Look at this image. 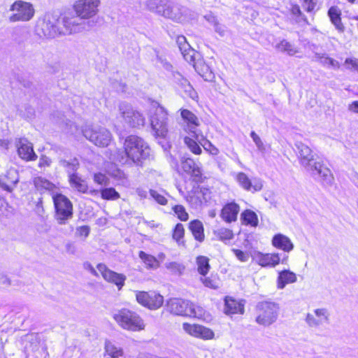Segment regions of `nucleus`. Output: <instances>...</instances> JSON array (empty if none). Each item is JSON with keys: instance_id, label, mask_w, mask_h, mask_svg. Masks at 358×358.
<instances>
[{"instance_id": "obj_1", "label": "nucleus", "mask_w": 358, "mask_h": 358, "mask_svg": "<svg viewBox=\"0 0 358 358\" xmlns=\"http://www.w3.org/2000/svg\"><path fill=\"white\" fill-rule=\"evenodd\" d=\"M295 147L301 164L323 187H331L334 182V178L331 170L320 162L317 161L312 150L308 145L302 142H296Z\"/></svg>"}, {"instance_id": "obj_2", "label": "nucleus", "mask_w": 358, "mask_h": 358, "mask_svg": "<svg viewBox=\"0 0 358 358\" xmlns=\"http://www.w3.org/2000/svg\"><path fill=\"white\" fill-rule=\"evenodd\" d=\"M124 151H117L113 159L122 164L131 160L137 166H141L143 161L150 159L151 148L143 138L136 135L127 136L124 143Z\"/></svg>"}, {"instance_id": "obj_3", "label": "nucleus", "mask_w": 358, "mask_h": 358, "mask_svg": "<svg viewBox=\"0 0 358 358\" xmlns=\"http://www.w3.org/2000/svg\"><path fill=\"white\" fill-rule=\"evenodd\" d=\"M61 25L62 22L57 14L47 13L38 20L35 31L41 38H55L65 34Z\"/></svg>"}, {"instance_id": "obj_4", "label": "nucleus", "mask_w": 358, "mask_h": 358, "mask_svg": "<svg viewBox=\"0 0 358 358\" xmlns=\"http://www.w3.org/2000/svg\"><path fill=\"white\" fill-rule=\"evenodd\" d=\"M113 318L121 328L127 331H138L145 328L141 317L129 308L115 310L113 312Z\"/></svg>"}, {"instance_id": "obj_5", "label": "nucleus", "mask_w": 358, "mask_h": 358, "mask_svg": "<svg viewBox=\"0 0 358 358\" xmlns=\"http://www.w3.org/2000/svg\"><path fill=\"white\" fill-rule=\"evenodd\" d=\"M166 306L169 312L176 315L201 318L204 314V310L201 307L180 298L170 299Z\"/></svg>"}, {"instance_id": "obj_6", "label": "nucleus", "mask_w": 358, "mask_h": 358, "mask_svg": "<svg viewBox=\"0 0 358 358\" xmlns=\"http://www.w3.org/2000/svg\"><path fill=\"white\" fill-rule=\"evenodd\" d=\"M145 6L150 11L155 12L173 21L180 22L182 20V15L178 8L173 6L167 0H147Z\"/></svg>"}, {"instance_id": "obj_7", "label": "nucleus", "mask_w": 358, "mask_h": 358, "mask_svg": "<svg viewBox=\"0 0 358 358\" xmlns=\"http://www.w3.org/2000/svg\"><path fill=\"white\" fill-rule=\"evenodd\" d=\"M62 24L65 34L78 33L88 30L95 26L96 21L94 20H84L78 14L69 13L66 14L62 20Z\"/></svg>"}, {"instance_id": "obj_8", "label": "nucleus", "mask_w": 358, "mask_h": 358, "mask_svg": "<svg viewBox=\"0 0 358 358\" xmlns=\"http://www.w3.org/2000/svg\"><path fill=\"white\" fill-rule=\"evenodd\" d=\"M55 218L59 224H65L73 217V203L67 196L57 193L52 196Z\"/></svg>"}, {"instance_id": "obj_9", "label": "nucleus", "mask_w": 358, "mask_h": 358, "mask_svg": "<svg viewBox=\"0 0 358 358\" xmlns=\"http://www.w3.org/2000/svg\"><path fill=\"white\" fill-rule=\"evenodd\" d=\"M279 309V305L275 302L268 301L259 302L256 306L257 323L264 326L272 324L278 318Z\"/></svg>"}, {"instance_id": "obj_10", "label": "nucleus", "mask_w": 358, "mask_h": 358, "mask_svg": "<svg viewBox=\"0 0 358 358\" xmlns=\"http://www.w3.org/2000/svg\"><path fill=\"white\" fill-rule=\"evenodd\" d=\"M53 150L57 155V162L59 167L62 168L68 175L77 173L80 168V162L77 157L73 156L71 152L62 146H55Z\"/></svg>"}, {"instance_id": "obj_11", "label": "nucleus", "mask_w": 358, "mask_h": 358, "mask_svg": "<svg viewBox=\"0 0 358 358\" xmlns=\"http://www.w3.org/2000/svg\"><path fill=\"white\" fill-rule=\"evenodd\" d=\"M10 11L13 12L8 17L10 22L29 21L35 13L33 5L22 0H17L12 3Z\"/></svg>"}, {"instance_id": "obj_12", "label": "nucleus", "mask_w": 358, "mask_h": 358, "mask_svg": "<svg viewBox=\"0 0 358 358\" xmlns=\"http://www.w3.org/2000/svg\"><path fill=\"white\" fill-rule=\"evenodd\" d=\"M150 124L157 137H164L168 132V113L164 107L158 105L150 112Z\"/></svg>"}, {"instance_id": "obj_13", "label": "nucleus", "mask_w": 358, "mask_h": 358, "mask_svg": "<svg viewBox=\"0 0 358 358\" xmlns=\"http://www.w3.org/2000/svg\"><path fill=\"white\" fill-rule=\"evenodd\" d=\"M100 0H78L73 5V10L83 19L94 20L97 22L96 15Z\"/></svg>"}, {"instance_id": "obj_14", "label": "nucleus", "mask_w": 358, "mask_h": 358, "mask_svg": "<svg viewBox=\"0 0 358 358\" xmlns=\"http://www.w3.org/2000/svg\"><path fill=\"white\" fill-rule=\"evenodd\" d=\"M119 110L124 122L132 128H139L145 124V119L141 113L135 110L126 102H122L119 105Z\"/></svg>"}, {"instance_id": "obj_15", "label": "nucleus", "mask_w": 358, "mask_h": 358, "mask_svg": "<svg viewBox=\"0 0 358 358\" xmlns=\"http://www.w3.org/2000/svg\"><path fill=\"white\" fill-rule=\"evenodd\" d=\"M82 131L87 139L99 147L108 146L112 138L110 132L104 127H85Z\"/></svg>"}, {"instance_id": "obj_16", "label": "nucleus", "mask_w": 358, "mask_h": 358, "mask_svg": "<svg viewBox=\"0 0 358 358\" xmlns=\"http://www.w3.org/2000/svg\"><path fill=\"white\" fill-rule=\"evenodd\" d=\"M136 299L138 303L151 310L158 309L164 303V297L154 291H138Z\"/></svg>"}, {"instance_id": "obj_17", "label": "nucleus", "mask_w": 358, "mask_h": 358, "mask_svg": "<svg viewBox=\"0 0 358 358\" xmlns=\"http://www.w3.org/2000/svg\"><path fill=\"white\" fill-rule=\"evenodd\" d=\"M180 112L181 117L185 123L184 128L185 131L193 138L201 134V131L198 128L200 123L196 115L187 109H180Z\"/></svg>"}, {"instance_id": "obj_18", "label": "nucleus", "mask_w": 358, "mask_h": 358, "mask_svg": "<svg viewBox=\"0 0 358 358\" xmlns=\"http://www.w3.org/2000/svg\"><path fill=\"white\" fill-rule=\"evenodd\" d=\"M96 268L106 281L115 285L119 290L122 289L127 280L125 275L109 269L106 264L102 263H99Z\"/></svg>"}, {"instance_id": "obj_19", "label": "nucleus", "mask_w": 358, "mask_h": 358, "mask_svg": "<svg viewBox=\"0 0 358 358\" xmlns=\"http://www.w3.org/2000/svg\"><path fill=\"white\" fill-rule=\"evenodd\" d=\"M181 166L182 170L190 175L192 180L196 183L203 182V174L201 169V164L196 163L194 159L189 157H182L181 159Z\"/></svg>"}, {"instance_id": "obj_20", "label": "nucleus", "mask_w": 358, "mask_h": 358, "mask_svg": "<svg viewBox=\"0 0 358 358\" xmlns=\"http://www.w3.org/2000/svg\"><path fill=\"white\" fill-rule=\"evenodd\" d=\"M183 329L191 336L202 339H211L214 336V332L209 328L199 324H191L183 323Z\"/></svg>"}, {"instance_id": "obj_21", "label": "nucleus", "mask_w": 358, "mask_h": 358, "mask_svg": "<svg viewBox=\"0 0 358 358\" xmlns=\"http://www.w3.org/2000/svg\"><path fill=\"white\" fill-rule=\"evenodd\" d=\"M17 153L20 158L26 161H34L37 155L34 151L33 145L27 138H22L16 142Z\"/></svg>"}, {"instance_id": "obj_22", "label": "nucleus", "mask_w": 358, "mask_h": 358, "mask_svg": "<svg viewBox=\"0 0 358 358\" xmlns=\"http://www.w3.org/2000/svg\"><path fill=\"white\" fill-rule=\"evenodd\" d=\"M239 206L234 201L226 203L220 213V216L224 221L228 223L235 222L239 212Z\"/></svg>"}, {"instance_id": "obj_23", "label": "nucleus", "mask_w": 358, "mask_h": 358, "mask_svg": "<svg viewBox=\"0 0 358 358\" xmlns=\"http://www.w3.org/2000/svg\"><path fill=\"white\" fill-rule=\"evenodd\" d=\"M341 15V9L336 6H331L327 11L331 23L340 34H343L345 31V27L342 22Z\"/></svg>"}, {"instance_id": "obj_24", "label": "nucleus", "mask_w": 358, "mask_h": 358, "mask_svg": "<svg viewBox=\"0 0 358 358\" xmlns=\"http://www.w3.org/2000/svg\"><path fill=\"white\" fill-rule=\"evenodd\" d=\"M256 261L262 267H275L280 263V256L279 253L263 254L258 252L256 255Z\"/></svg>"}, {"instance_id": "obj_25", "label": "nucleus", "mask_w": 358, "mask_h": 358, "mask_svg": "<svg viewBox=\"0 0 358 358\" xmlns=\"http://www.w3.org/2000/svg\"><path fill=\"white\" fill-rule=\"evenodd\" d=\"M236 180L239 185L248 191L259 192L263 187V185L260 180H257L252 184L250 179L243 172H240L237 174Z\"/></svg>"}, {"instance_id": "obj_26", "label": "nucleus", "mask_w": 358, "mask_h": 358, "mask_svg": "<svg viewBox=\"0 0 358 358\" xmlns=\"http://www.w3.org/2000/svg\"><path fill=\"white\" fill-rule=\"evenodd\" d=\"M194 68L199 75H200L204 80L212 82L215 78V74L210 67L201 59H198L196 62L194 64Z\"/></svg>"}, {"instance_id": "obj_27", "label": "nucleus", "mask_w": 358, "mask_h": 358, "mask_svg": "<svg viewBox=\"0 0 358 358\" xmlns=\"http://www.w3.org/2000/svg\"><path fill=\"white\" fill-rule=\"evenodd\" d=\"M273 245L284 252H289L294 248V245L291 240L282 234H275L272 238Z\"/></svg>"}, {"instance_id": "obj_28", "label": "nucleus", "mask_w": 358, "mask_h": 358, "mask_svg": "<svg viewBox=\"0 0 358 358\" xmlns=\"http://www.w3.org/2000/svg\"><path fill=\"white\" fill-rule=\"evenodd\" d=\"M296 275L289 269H284L278 272L277 278V287L278 289H284L286 285L296 282Z\"/></svg>"}, {"instance_id": "obj_29", "label": "nucleus", "mask_w": 358, "mask_h": 358, "mask_svg": "<svg viewBox=\"0 0 358 358\" xmlns=\"http://www.w3.org/2000/svg\"><path fill=\"white\" fill-rule=\"evenodd\" d=\"M189 229L192 232L194 238L197 241L201 243L205 239L204 228L203 223L199 220H192L189 223Z\"/></svg>"}, {"instance_id": "obj_30", "label": "nucleus", "mask_w": 358, "mask_h": 358, "mask_svg": "<svg viewBox=\"0 0 358 358\" xmlns=\"http://www.w3.org/2000/svg\"><path fill=\"white\" fill-rule=\"evenodd\" d=\"M69 182L72 188L76 189L80 193H87L88 191V185L84 179H83L78 173L70 176L69 177Z\"/></svg>"}, {"instance_id": "obj_31", "label": "nucleus", "mask_w": 358, "mask_h": 358, "mask_svg": "<svg viewBox=\"0 0 358 358\" xmlns=\"http://www.w3.org/2000/svg\"><path fill=\"white\" fill-rule=\"evenodd\" d=\"M244 313V306L240 302L232 299H225L224 303V313L227 315H232V314H243Z\"/></svg>"}, {"instance_id": "obj_32", "label": "nucleus", "mask_w": 358, "mask_h": 358, "mask_svg": "<svg viewBox=\"0 0 358 358\" xmlns=\"http://www.w3.org/2000/svg\"><path fill=\"white\" fill-rule=\"evenodd\" d=\"M34 185L41 194L45 192H52L56 187L55 184L41 176L34 178Z\"/></svg>"}, {"instance_id": "obj_33", "label": "nucleus", "mask_w": 358, "mask_h": 358, "mask_svg": "<svg viewBox=\"0 0 358 358\" xmlns=\"http://www.w3.org/2000/svg\"><path fill=\"white\" fill-rule=\"evenodd\" d=\"M241 220L243 224L251 227H257L259 222L257 214L249 209L245 210L241 213Z\"/></svg>"}, {"instance_id": "obj_34", "label": "nucleus", "mask_w": 358, "mask_h": 358, "mask_svg": "<svg viewBox=\"0 0 358 358\" xmlns=\"http://www.w3.org/2000/svg\"><path fill=\"white\" fill-rule=\"evenodd\" d=\"M108 173L116 180L117 185L124 187L129 185V181L126 177V175L120 169L115 166L112 167L110 170L108 171Z\"/></svg>"}, {"instance_id": "obj_35", "label": "nucleus", "mask_w": 358, "mask_h": 358, "mask_svg": "<svg viewBox=\"0 0 358 358\" xmlns=\"http://www.w3.org/2000/svg\"><path fill=\"white\" fill-rule=\"evenodd\" d=\"M194 138L199 142V143L203 146L204 150L209 152L212 155H217L219 153V150L208 141L202 133L199 134Z\"/></svg>"}, {"instance_id": "obj_36", "label": "nucleus", "mask_w": 358, "mask_h": 358, "mask_svg": "<svg viewBox=\"0 0 358 358\" xmlns=\"http://www.w3.org/2000/svg\"><path fill=\"white\" fill-rule=\"evenodd\" d=\"M178 80V85L184 90L185 94L192 99H194L196 96V92L191 85L190 83L180 74H178V78H176Z\"/></svg>"}, {"instance_id": "obj_37", "label": "nucleus", "mask_w": 358, "mask_h": 358, "mask_svg": "<svg viewBox=\"0 0 358 358\" xmlns=\"http://www.w3.org/2000/svg\"><path fill=\"white\" fill-rule=\"evenodd\" d=\"M289 11L292 15L294 17L295 22L297 24L304 23L309 24L306 16L301 12V8L298 4L291 3Z\"/></svg>"}, {"instance_id": "obj_38", "label": "nucleus", "mask_w": 358, "mask_h": 358, "mask_svg": "<svg viewBox=\"0 0 358 358\" xmlns=\"http://www.w3.org/2000/svg\"><path fill=\"white\" fill-rule=\"evenodd\" d=\"M138 257L148 268L155 269L159 266V261L155 257L147 254L143 251L139 252Z\"/></svg>"}, {"instance_id": "obj_39", "label": "nucleus", "mask_w": 358, "mask_h": 358, "mask_svg": "<svg viewBox=\"0 0 358 358\" xmlns=\"http://www.w3.org/2000/svg\"><path fill=\"white\" fill-rule=\"evenodd\" d=\"M315 57L317 61H319L323 66H331L335 69H338L340 67V64L338 61L333 58L328 57L326 54H320L316 52Z\"/></svg>"}, {"instance_id": "obj_40", "label": "nucleus", "mask_w": 358, "mask_h": 358, "mask_svg": "<svg viewBox=\"0 0 358 358\" xmlns=\"http://www.w3.org/2000/svg\"><path fill=\"white\" fill-rule=\"evenodd\" d=\"M196 263L199 273L203 276H206L210 268L209 259L206 256L200 255L196 257Z\"/></svg>"}, {"instance_id": "obj_41", "label": "nucleus", "mask_w": 358, "mask_h": 358, "mask_svg": "<svg viewBox=\"0 0 358 358\" xmlns=\"http://www.w3.org/2000/svg\"><path fill=\"white\" fill-rule=\"evenodd\" d=\"M105 352L113 358H117L119 356H122L123 354L121 348H117L113 343L108 341H106L105 343Z\"/></svg>"}, {"instance_id": "obj_42", "label": "nucleus", "mask_w": 358, "mask_h": 358, "mask_svg": "<svg viewBox=\"0 0 358 358\" xmlns=\"http://www.w3.org/2000/svg\"><path fill=\"white\" fill-rule=\"evenodd\" d=\"M101 197L105 200H116L120 197V194L113 187H105L100 190Z\"/></svg>"}, {"instance_id": "obj_43", "label": "nucleus", "mask_w": 358, "mask_h": 358, "mask_svg": "<svg viewBox=\"0 0 358 358\" xmlns=\"http://www.w3.org/2000/svg\"><path fill=\"white\" fill-rule=\"evenodd\" d=\"M214 234L220 241H229L234 238L232 230L227 228H220L214 231Z\"/></svg>"}, {"instance_id": "obj_44", "label": "nucleus", "mask_w": 358, "mask_h": 358, "mask_svg": "<svg viewBox=\"0 0 358 358\" xmlns=\"http://www.w3.org/2000/svg\"><path fill=\"white\" fill-rule=\"evenodd\" d=\"M184 141L193 153L196 155H199L201 153V148L200 145L198 144L199 142L196 140V138L192 136H186L184 139Z\"/></svg>"}, {"instance_id": "obj_45", "label": "nucleus", "mask_w": 358, "mask_h": 358, "mask_svg": "<svg viewBox=\"0 0 358 358\" xmlns=\"http://www.w3.org/2000/svg\"><path fill=\"white\" fill-rule=\"evenodd\" d=\"M3 179L6 182L8 185H10L11 187H13V189L19 181L17 172L15 170H10L4 176Z\"/></svg>"}, {"instance_id": "obj_46", "label": "nucleus", "mask_w": 358, "mask_h": 358, "mask_svg": "<svg viewBox=\"0 0 358 358\" xmlns=\"http://www.w3.org/2000/svg\"><path fill=\"white\" fill-rule=\"evenodd\" d=\"M181 54L182 55L184 59L189 64H192L194 66V62H196L197 59L196 57H200L199 54L196 52L193 48L191 47L189 49L187 48V51H181Z\"/></svg>"}, {"instance_id": "obj_47", "label": "nucleus", "mask_w": 358, "mask_h": 358, "mask_svg": "<svg viewBox=\"0 0 358 358\" xmlns=\"http://www.w3.org/2000/svg\"><path fill=\"white\" fill-rule=\"evenodd\" d=\"M185 234V229L183 225L180 223H178L173 231V238L177 241L178 244L180 242L183 243L182 238Z\"/></svg>"}, {"instance_id": "obj_48", "label": "nucleus", "mask_w": 358, "mask_h": 358, "mask_svg": "<svg viewBox=\"0 0 358 358\" xmlns=\"http://www.w3.org/2000/svg\"><path fill=\"white\" fill-rule=\"evenodd\" d=\"M275 48L278 50L282 52H286L291 55H294L296 52V50H294L293 45L285 39L281 41L279 43H278L275 45Z\"/></svg>"}, {"instance_id": "obj_49", "label": "nucleus", "mask_w": 358, "mask_h": 358, "mask_svg": "<svg viewBox=\"0 0 358 358\" xmlns=\"http://www.w3.org/2000/svg\"><path fill=\"white\" fill-rule=\"evenodd\" d=\"M173 210L179 220L181 221H187L189 218L188 213L186 212L185 207L182 205H176L173 207Z\"/></svg>"}, {"instance_id": "obj_50", "label": "nucleus", "mask_w": 358, "mask_h": 358, "mask_svg": "<svg viewBox=\"0 0 358 358\" xmlns=\"http://www.w3.org/2000/svg\"><path fill=\"white\" fill-rule=\"evenodd\" d=\"M166 268L173 274L180 275L185 267L176 262H169L165 264Z\"/></svg>"}, {"instance_id": "obj_51", "label": "nucleus", "mask_w": 358, "mask_h": 358, "mask_svg": "<svg viewBox=\"0 0 358 358\" xmlns=\"http://www.w3.org/2000/svg\"><path fill=\"white\" fill-rule=\"evenodd\" d=\"M314 313L318 319H321L322 320V323H329L330 314L327 308H317L314 310Z\"/></svg>"}, {"instance_id": "obj_52", "label": "nucleus", "mask_w": 358, "mask_h": 358, "mask_svg": "<svg viewBox=\"0 0 358 358\" xmlns=\"http://www.w3.org/2000/svg\"><path fill=\"white\" fill-rule=\"evenodd\" d=\"M305 321L310 327H318L322 324L321 319H316L310 313H307Z\"/></svg>"}, {"instance_id": "obj_53", "label": "nucleus", "mask_w": 358, "mask_h": 358, "mask_svg": "<svg viewBox=\"0 0 358 358\" xmlns=\"http://www.w3.org/2000/svg\"><path fill=\"white\" fill-rule=\"evenodd\" d=\"M231 251L236 257L242 262H246L248 261L250 255L248 252L243 251L239 249L232 248Z\"/></svg>"}, {"instance_id": "obj_54", "label": "nucleus", "mask_w": 358, "mask_h": 358, "mask_svg": "<svg viewBox=\"0 0 358 358\" xmlns=\"http://www.w3.org/2000/svg\"><path fill=\"white\" fill-rule=\"evenodd\" d=\"M317 6V0H303V7L308 13H313L315 14L318 10H315Z\"/></svg>"}, {"instance_id": "obj_55", "label": "nucleus", "mask_w": 358, "mask_h": 358, "mask_svg": "<svg viewBox=\"0 0 358 358\" xmlns=\"http://www.w3.org/2000/svg\"><path fill=\"white\" fill-rule=\"evenodd\" d=\"M150 195L152 199H155V201L161 205H165L167 203V199L165 198V196L159 194L156 190L150 189Z\"/></svg>"}, {"instance_id": "obj_56", "label": "nucleus", "mask_w": 358, "mask_h": 358, "mask_svg": "<svg viewBox=\"0 0 358 358\" xmlns=\"http://www.w3.org/2000/svg\"><path fill=\"white\" fill-rule=\"evenodd\" d=\"M176 43L180 49V51H187V48L189 49V44L187 43L186 38L184 36H179L177 37Z\"/></svg>"}, {"instance_id": "obj_57", "label": "nucleus", "mask_w": 358, "mask_h": 358, "mask_svg": "<svg viewBox=\"0 0 358 358\" xmlns=\"http://www.w3.org/2000/svg\"><path fill=\"white\" fill-rule=\"evenodd\" d=\"M94 180L95 182L99 185H109V179L103 173H97L94 176Z\"/></svg>"}, {"instance_id": "obj_58", "label": "nucleus", "mask_w": 358, "mask_h": 358, "mask_svg": "<svg viewBox=\"0 0 358 358\" xmlns=\"http://www.w3.org/2000/svg\"><path fill=\"white\" fill-rule=\"evenodd\" d=\"M344 64L348 70H355L358 72V60L353 58H346Z\"/></svg>"}, {"instance_id": "obj_59", "label": "nucleus", "mask_w": 358, "mask_h": 358, "mask_svg": "<svg viewBox=\"0 0 358 358\" xmlns=\"http://www.w3.org/2000/svg\"><path fill=\"white\" fill-rule=\"evenodd\" d=\"M250 137L252 138L259 150L262 151L264 150V145L262 141L254 131H251Z\"/></svg>"}, {"instance_id": "obj_60", "label": "nucleus", "mask_w": 358, "mask_h": 358, "mask_svg": "<svg viewBox=\"0 0 358 358\" xmlns=\"http://www.w3.org/2000/svg\"><path fill=\"white\" fill-rule=\"evenodd\" d=\"M52 163V160L50 157L45 156V155H41L39 162H38V167L41 169L45 168V167H49Z\"/></svg>"}, {"instance_id": "obj_61", "label": "nucleus", "mask_w": 358, "mask_h": 358, "mask_svg": "<svg viewBox=\"0 0 358 358\" xmlns=\"http://www.w3.org/2000/svg\"><path fill=\"white\" fill-rule=\"evenodd\" d=\"M203 285L206 287L213 288V289H217L218 288V282L215 279H211L210 278H204L203 279H201Z\"/></svg>"}, {"instance_id": "obj_62", "label": "nucleus", "mask_w": 358, "mask_h": 358, "mask_svg": "<svg viewBox=\"0 0 358 358\" xmlns=\"http://www.w3.org/2000/svg\"><path fill=\"white\" fill-rule=\"evenodd\" d=\"M66 251L68 254L75 255L77 252V248L74 242H67L65 245Z\"/></svg>"}, {"instance_id": "obj_63", "label": "nucleus", "mask_w": 358, "mask_h": 358, "mask_svg": "<svg viewBox=\"0 0 358 358\" xmlns=\"http://www.w3.org/2000/svg\"><path fill=\"white\" fill-rule=\"evenodd\" d=\"M90 231V228L87 225L81 226L77 228V233L79 236L87 237L89 236Z\"/></svg>"}, {"instance_id": "obj_64", "label": "nucleus", "mask_w": 358, "mask_h": 358, "mask_svg": "<svg viewBox=\"0 0 358 358\" xmlns=\"http://www.w3.org/2000/svg\"><path fill=\"white\" fill-rule=\"evenodd\" d=\"M210 190L207 187H200V193L202 195V199L204 201V202H208V201L210 198Z\"/></svg>"}]
</instances>
